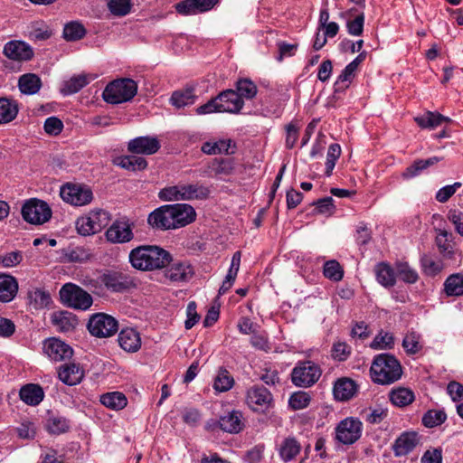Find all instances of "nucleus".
Returning a JSON list of instances; mask_svg holds the SVG:
<instances>
[{
    "mask_svg": "<svg viewBox=\"0 0 463 463\" xmlns=\"http://www.w3.org/2000/svg\"><path fill=\"white\" fill-rule=\"evenodd\" d=\"M131 266L138 270L160 269L172 261L171 254L156 245H141L132 249L128 255Z\"/></svg>",
    "mask_w": 463,
    "mask_h": 463,
    "instance_id": "obj_1",
    "label": "nucleus"
},
{
    "mask_svg": "<svg viewBox=\"0 0 463 463\" xmlns=\"http://www.w3.org/2000/svg\"><path fill=\"white\" fill-rule=\"evenodd\" d=\"M370 372L372 380L383 385L392 384L401 379L402 375L400 362L389 354L376 355L372 363Z\"/></svg>",
    "mask_w": 463,
    "mask_h": 463,
    "instance_id": "obj_2",
    "label": "nucleus"
},
{
    "mask_svg": "<svg viewBox=\"0 0 463 463\" xmlns=\"http://www.w3.org/2000/svg\"><path fill=\"white\" fill-rule=\"evenodd\" d=\"M137 92L135 80L123 78L109 82L102 92L103 99L109 104H120L131 100Z\"/></svg>",
    "mask_w": 463,
    "mask_h": 463,
    "instance_id": "obj_3",
    "label": "nucleus"
},
{
    "mask_svg": "<svg viewBox=\"0 0 463 463\" xmlns=\"http://www.w3.org/2000/svg\"><path fill=\"white\" fill-rule=\"evenodd\" d=\"M209 194V189L203 185L179 184L162 189L159 197L164 201L194 200L205 199Z\"/></svg>",
    "mask_w": 463,
    "mask_h": 463,
    "instance_id": "obj_4",
    "label": "nucleus"
},
{
    "mask_svg": "<svg viewBox=\"0 0 463 463\" xmlns=\"http://www.w3.org/2000/svg\"><path fill=\"white\" fill-rule=\"evenodd\" d=\"M52 215V211L49 204L37 198L26 201L22 207L24 220L31 224H43L50 221Z\"/></svg>",
    "mask_w": 463,
    "mask_h": 463,
    "instance_id": "obj_5",
    "label": "nucleus"
},
{
    "mask_svg": "<svg viewBox=\"0 0 463 463\" xmlns=\"http://www.w3.org/2000/svg\"><path fill=\"white\" fill-rule=\"evenodd\" d=\"M321 376V370L312 361L298 363L291 373L292 383L298 387L307 388L314 385Z\"/></svg>",
    "mask_w": 463,
    "mask_h": 463,
    "instance_id": "obj_6",
    "label": "nucleus"
},
{
    "mask_svg": "<svg viewBox=\"0 0 463 463\" xmlns=\"http://www.w3.org/2000/svg\"><path fill=\"white\" fill-rule=\"evenodd\" d=\"M61 301L75 309L86 310L92 304L91 296L80 287L67 283L60 289Z\"/></svg>",
    "mask_w": 463,
    "mask_h": 463,
    "instance_id": "obj_7",
    "label": "nucleus"
},
{
    "mask_svg": "<svg viewBox=\"0 0 463 463\" xmlns=\"http://www.w3.org/2000/svg\"><path fill=\"white\" fill-rule=\"evenodd\" d=\"M61 197L64 202L73 206H84L93 200V193L87 185L77 184H66L60 191Z\"/></svg>",
    "mask_w": 463,
    "mask_h": 463,
    "instance_id": "obj_8",
    "label": "nucleus"
},
{
    "mask_svg": "<svg viewBox=\"0 0 463 463\" xmlns=\"http://www.w3.org/2000/svg\"><path fill=\"white\" fill-rule=\"evenodd\" d=\"M88 329L92 335L106 338L118 331V324L113 317L105 313H97L90 318Z\"/></svg>",
    "mask_w": 463,
    "mask_h": 463,
    "instance_id": "obj_9",
    "label": "nucleus"
},
{
    "mask_svg": "<svg viewBox=\"0 0 463 463\" xmlns=\"http://www.w3.org/2000/svg\"><path fill=\"white\" fill-rule=\"evenodd\" d=\"M108 213L100 210L79 217L75 225L80 235L89 236L99 232L108 224Z\"/></svg>",
    "mask_w": 463,
    "mask_h": 463,
    "instance_id": "obj_10",
    "label": "nucleus"
},
{
    "mask_svg": "<svg viewBox=\"0 0 463 463\" xmlns=\"http://www.w3.org/2000/svg\"><path fill=\"white\" fill-rule=\"evenodd\" d=\"M363 423L353 417L342 420L335 428V439L344 445H352L362 436Z\"/></svg>",
    "mask_w": 463,
    "mask_h": 463,
    "instance_id": "obj_11",
    "label": "nucleus"
},
{
    "mask_svg": "<svg viewBox=\"0 0 463 463\" xmlns=\"http://www.w3.org/2000/svg\"><path fill=\"white\" fill-rule=\"evenodd\" d=\"M272 402L270 392L263 386H253L247 391L246 402L254 411L264 412Z\"/></svg>",
    "mask_w": 463,
    "mask_h": 463,
    "instance_id": "obj_12",
    "label": "nucleus"
},
{
    "mask_svg": "<svg viewBox=\"0 0 463 463\" xmlns=\"http://www.w3.org/2000/svg\"><path fill=\"white\" fill-rule=\"evenodd\" d=\"M161 147L156 137L143 136L135 137L128 143V150L132 154L150 156L156 154Z\"/></svg>",
    "mask_w": 463,
    "mask_h": 463,
    "instance_id": "obj_13",
    "label": "nucleus"
},
{
    "mask_svg": "<svg viewBox=\"0 0 463 463\" xmlns=\"http://www.w3.org/2000/svg\"><path fill=\"white\" fill-rule=\"evenodd\" d=\"M106 238L115 244L129 242L134 238L131 224L127 221H115L107 230Z\"/></svg>",
    "mask_w": 463,
    "mask_h": 463,
    "instance_id": "obj_14",
    "label": "nucleus"
},
{
    "mask_svg": "<svg viewBox=\"0 0 463 463\" xmlns=\"http://www.w3.org/2000/svg\"><path fill=\"white\" fill-rule=\"evenodd\" d=\"M43 351L53 361L69 359L73 354V350L68 344L55 337L43 342Z\"/></svg>",
    "mask_w": 463,
    "mask_h": 463,
    "instance_id": "obj_15",
    "label": "nucleus"
},
{
    "mask_svg": "<svg viewBox=\"0 0 463 463\" xmlns=\"http://www.w3.org/2000/svg\"><path fill=\"white\" fill-rule=\"evenodd\" d=\"M147 222L153 228L159 230L175 229L171 204L156 209L148 215Z\"/></svg>",
    "mask_w": 463,
    "mask_h": 463,
    "instance_id": "obj_16",
    "label": "nucleus"
},
{
    "mask_svg": "<svg viewBox=\"0 0 463 463\" xmlns=\"http://www.w3.org/2000/svg\"><path fill=\"white\" fill-rule=\"evenodd\" d=\"M164 275L172 283L188 281L194 275V269L187 261H175L168 266Z\"/></svg>",
    "mask_w": 463,
    "mask_h": 463,
    "instance_id": "obj_17",
    "label": "nucleus"
},
{
    "mask_svg": "<svg viewBox=\"0 0 463 463\" xmlns=\"http://www.w3.org/2000/svg\"><path fill=\"white\" fill-rule=\"evenodd\" d=\"M3 52L8 59L17 61H29L33 56V49L29 44L16 40L6 43Z\"/></svg>",
    "mask_w": 463,
    "mask_h": 463,
    "instance_id": "obj_18",
    "label": "nucleus"
},
{
    "mask_svg": "<svg viewBox=\"0 0 463 463\" xmlns=\"http://www.w3.org/2000/svg\"><path fill=\"white\" fill-rule=\"evenodd\" d=\"M219 113H239L244 102L233 90H226L218 95Z\"/></svg>",
    "mask_w": 463,
    "mask_h": 463,
    "instance_id": "obj_19",
    "label": "nucleus"
},
{
    "mask_svg": "<svg viewBox=\"0 0 463 463\" xmlns=\"http://www.w3.org/2000/svg\"><path fill=\"white\" fill-rule=\"evenodd\" d=\"M100 281L112 292H124L133 286V282L126 276L117 272L100 274Z\"/></svg>",
    "mask_w": 463,
    "mask_h": 463,
    "instance_id": "obj_20",
    "label": "nucleus"
},
{
    "mask_svg": "<svg viewBox=\"0 0 463 463\" xmlns=\"http://www.w3.org/2000/svg\"><path fill=\"white\" fill-rule=\"evenodd\" d=\"M175 229L184 227L192 223L196 218V213L193 206L187 203L171 204Z\"/></svg>",
    "mask_w": 463,
    "mask_h": 463,
    "instance_id": "obj_21",
    "label": "nucleus"
},
{
    "mask_svg": "<svg viewBox=\"0 0 463 463\" xmlns=\"http://www.w3.org/2000/svg\"><path fill=\"white\" fill-rule=\"evenodd\" d=\"M420 443V437L417 432H403L395 440L392 449L396 457L409 454Z\"/></svg>",
    "mask_w": 463,
    "mask_h": 463,
    "instance_id": "obj_22",
    "label": "nucleus"
},
{
    "mask_svg": "<svg viewBox=\"0 0 463 463\" xmlns=\"http://www.w3.org/2000/svg\"><path fill=\"white\" fill-rule=\"evenodd\" d=\"M59 379L67 385L79 384L84 377V370L74 363L65 364L60 366L58 371Z\"/></svg>",
    "mask_w": 463,
    "mask_h": 463,
    "instance_id": "obj_23",
    "label": "nucleus"
},
{
    "mask_svg": "<svg viewBox=\"0 0 463 463\" xmlns=\"http://www.w3.org/2000/svg\"><path fill=\"white\" fill-rule=\"evenodd\" d=\"M120 347L128 353H136L141 347L139 333L133 328L122 329L118 337Z\"/></svg>",
    "mask_w": 463,
    "mask_h": 463,
    "instance_id": "obj_24",
    "label": "nucleus"
},
{
    "mask_svg": "<svg viewBox=\"0 0 463 463\" xmlns=\"http://www.w3.org/2000/svg\"><path fill=\"white\" fill-rule=\"evenodd\" d=\"M18 291L16 279L8 274H0V301L10 302L14 298Z\"/></svg>",
    "mask_w": 463,
    "mask_h": 463,
    "instance_id": "obj_25",
    "label": "nucleus"
},
{
    "mask_svg": "<svg viewBox=\"0 0 463 463\" xmlns=\"http://www.w3.org/2000/svg\"><path fill=\"white\" fill-rule=\"evenodd\" d=\"M53 326L61 332H69L76 327L78 319L69 311H56L52 315Z\"/></svg>",
    "mask_w": 463,
    "mask_h": 463,
    "instance_id": "obj_26",
    "label": "nucleus"
},
{
    "mask_svg": "<svg viewBox=\"0 0 463 463\" xmlns=\"http://www.w3.org/2000/svg\"><path fill=\"white\" fill-rule=\"evenodd\" d=\"M19 395L24 402L35 406L43 400L44 392L40 385L29 383L21 388Z\"/></svg>",
    "mask_w": 463,
    "mask_h": 463,
    "instance_id": "obj_27",
    "label": "nucleus"
},
{
    "mask_svg": "<svg viewBox=\"0 0 463 463\" xmlns=\"http://www.w3.org/2000/svg\"><path fill=\"white\" fill-rule=\"evenodd\" d=\"M355 383L347 378L339 379L334 385V395L338 401H348L356 392Z\"/></svg>",
    "mask_w": 463,
    "mask_h": 463,
    "instance_id": "obj_28",
    "label": "nucleus"
},
{
    "mask_svg": "<svg viewBox=\"0 0 463 463\" xmlns=\"http://www.w3.org/2000/svg\"><path fill=\"white\" fill-rule=\"evenodd\" d=\"M19 111L16 100L9 98H0V125L13 121Z\"/></svg>",
    "mask_w": 463,
    "mask_h": 463,
    "instance_id": "obj_29",
    "label": "nucleus"
},
{
    "mask_svg": "<svg viewBox=\"0 0 463 463\" xmlns=\"http://www.w3.org/2000/svg\"><path fill=\"white\" fill-rule=\"evenodd\" d=\"M416 123L422 128H435L444 122H450L451 119L438 112L427 111L424 114L414 118Z\"/></svg>",
    "mask_w": 463,
    "mask_h": 463,
    "instance_id": "obj_30",
    "label": "nucleus"
},
{
    "mask_svg": "<svg viewBox=\"0 0 463 463\" xmlns=\"http://www.w3.org/2000/svg\"><path fill=\"white\" fill-rule=\"evenodd\" d=\"M18 87L22 93L33 95L40 90L42 87V80L36 74L26 73L20 76Z\"/></svg>",
    "mask_w": 463,
    "mask_h": 463,
    "instance_id": "obj_31",
    "label": "nucleus"
},
{
    "mask_svg": "<svg viewBox=\"0 0 463 463\" xmlns=\"http://www.w3.org/2000/svg\"><path fill=\"white\" fill-rule=\"evenodd\" d=\"M218 423L222 430L229 433H238L243 426L239 411H232L221 417Z\"/></svg>",
    "mask_w": 463,
    "mask_h": 463,
    "instance_id": "obj_32",
    "label": "nucleus"
},
{
    "mask_svg": "<svg viewBox=\"0 0 463 463\" xmlns=\"http://www.w3.org/2000/svg\"><path fill=\"white\" fill-rule=\"evenodd\" d=\"M377 281L385 288L394 286L396 282V272L387 263L382 262L374 269Z\"/></svg>",
    "mask_w": 463,
    "mask_h": 463,
    "instance_id": "obj_33",
    "label": "nucleus"
},
{
    "mask_svg": "<svg viewBox=\"0 0 463 463\" xmlns=\"http://www.w3.org/2000/svg\"><path fill=\"white\" fill-rule=\"evenodd\" d=\"M452 233L445 230H439L436 236V244L440 253L447 258H452L455 252V245L452 241Z\"/></svg>",
    "mask_w": 463,
    "mask_h": 463,
    "instance_id": "obj_34",
    "label": "nucleus"
},
{
    "mask_svg": "<svg viewBox=\"0 0 463 463\" xmlns=\"http://www.w3.org/2000/svg\"><path fill=\"white\" fill-rule=\"evenodd\" d=\"M51 302L50 293L44 289L33 288L28 292V304L34 309L45 308Z\"/></svg>",
    "mask_w": 463,
    "mask_h": 463,
    "instance_id": "obj_35",
    "label": "nucleus"
},
{
    "mask_svg": "<svg viewBox=\"0 0 463 463\" xmlns=\"http://www.w3.org/2000/svg\"><path fill=\"white\" fill-rule=\"evenodd\" d=\"M232 148L231 139H221L215 142H204L202 145V151L206 155H217V154H233Z\"/></svg>",
    "mask_w": 463,
    "mask_h": 463,
    "instance_id": "obj_36",
    "label": "nucleus"
},
{
    "mask_svg": "<svg viewBox=\"0 0 463 463\" xmlns=\"http://www.w3.org/2000/svg\"><path fill=\"white\" fill-rule=\"evenodd\" d=\"M100 402L109 409L118 411L127 406L128 400L122 392H112L102 394Z\"/></svg>",
    "mask_w": 463,
    "mask_h": 463,
    "instance_id": "obj_37",
    "label": "nucleus"
},
{
    "mask_svg": "<svg viewBox=\"0 0 463 463\" xmlns=\"http://www.w3.org/2000/svg\"><path fill=\"white\" fill-rule=\"evenodd\" d=\"M196 96L194 88H186L175 91L170 99L173 106L183 108L194 103Z\"/></svg>",
    "mask_w": 463,
    "mask_h": 463,
    "instance_id": "obj_38",
    "label": "nucleus"
},
{
    "mask_svg": "<svg viewBox=\"0 0 463 463\" xmlns=\"http://www.w3.org/2000/svg\"><path fill=\"white\" fill-rule=\"evenodd\" d=\"M90 81V79L85 74L76 75L64 81L61 90L64 95H71L80 91L82 88L87 86Z\"/></svg>",
    "mask_w": 463,
    "mask_h": 463,
    "instance_id": "obj_39",
    "label": "nucleus"
},
{
    "mask_svg": "<svg viewBox=\"0 0 463 463\" xmlns=\"http://www.w3.org/2000/svg\"><path fill=\"white\" fill-rule=\"evenodd\" d=\"M447 296L458 297L463 295V274L455 273L449 276L444 282Z\"/></svg>",
    "mask_w": 463,
    "mask_h": 463,
    "instance_id": "obj_40",
    "label": "nucleus"
},
{
    "mask_svg": "<svg viewBox=\"0 0 463 463\" xmlns=\"http://www.w3.org/2000/svg\"><path fill=\"white\" fill-rule=\"evenodd\" d=\"M389 396L392 403L398 407L407 406L414 401V393L404 387L392 390Z\"/></svg>",
    "mask_w": 463,
    "mask_h": 463,
    "instance_id": "obj_41",
    "label": "nucleus"
},
{
    "mask_svg": "<svg viewBox=\"0 0 463 463\" xmlns=\"http://www.w3.org/2000/svg\"><path fill=\"white\" fill-rule=\"evenodd\" d=\"M135 155L136 154L118 157L117 159V165L129 171L144 170L146 168V160Z\"/></svg>",
    "mask_w": 463,
    "mask_h": 463,
    "instance_id": "obj_42",
    "label": "nucleus"
},
{
    "mask_svg": "<svg viewBox=\"0 0 463 463\" xmlns=\"http://www.w3.org/2000/svg\"><path fill=\"white\" fill-rule=\"evenodd\" d=\"M300 451L299 443L293 438L286 439L280 446L279 455L285 461L292 460Z\"/></svg>",
    "mask_w": 463,
    "mask_h": 463,
    "instance_id": "obj_43",
    "label": "nucleus"
},
{
    "mask_svg": "<svg viewBox=\"0 0 463 463\" xmlns=\"http://www.w3.org/2000/svg\"><path fill=\"white\" fill-rule=\"evenodd\" d=\"M396 276L403 282L413 284L419 279L418 272L407 262H398L395 266Z\"/></svg>",
    "mask_w": 463,
    "mask_h": 463,
    "instance_id": "obj_44",
    "label": "nucleus"
},
{
    "mask_svg": "<svg viewBox=\"0 0 463 463\" xmlns=\"http://www.w3.org/2000/svg\"><path fill=\"white\" fill-rule=\"evenodd\" d=\"M402 347L409 354L419 353L422 349L420 335L415 331L408 332L402 340Z\"/></svg>",
    "mask_w": 463,
    "mask_h": 463,
    "instance_id": "obj_45",
    "label": "nucleus"
},
{
    "mask_svg": "<svg viewBox=\"0 0 463 463\" xmlns=\"http://www.w3.org/2000/svg\"><path fill=\"white\" fill-rule=\"evenodd\" d=\"M86 30L79 22H70L63 28V37L67 41H78L84 37Z\"/></svg>",
    "mask_w": 463,
    "mask_h": 463,
    "instance_id": "obj_46",
    "label": "nucleus"
},
{
    "mask_svg": "<svg viewBox=\"0 0 463 463\" xmlns=\"http://www.w3.org/2000/svg\"><path fill=\"white\" fill-rule=\"evenodd\" d=\"M233 378L225 369H220L213 382V388L216 392H222L230 390L233 385Z\"/></svg>",
    "mask_w": 463,
    "mask_h": 463,
    "instance_id": "obj_47",
    "label": "nucleus"
},
{
    "mask_svg": "<svg viewBox=\"0 0 463 463\" xmlns=\"http://www.w3.org/2000/svg\"><path fill=\"white\" fill-rule=\"evenodd\" d=\"M323 273L326 279L333 281H340L344 276V270L341 265L335 260H328L325 263Z\"/></svg>",
    "mask_w": 463,
    "mask_h": 463,
    "instance_id": "obj_48",
    "label": "nucleus"
},
{
    "mask_svg": "<svg viewBox=\"0 0 463 463\" xmlns=\"http://www.w3.org/2000/svg\"><path fill=\"white\" fill-rule=\"evenodd\" d=\"M447 419L446 413L441 410H430L422 417V423L427 428H433L442 424Z\"/></svg>",
    "mask_w": 463,
    "mask_h": 463,
    "instance_id": "obj_49",
    "label": "nucleus"
},
{
    "mask_svg": "<svg viewBox=\"0 0 463 463\" xmlns=\"http://www.w3.org/2000/svg\"><path fill=\"white\" fill-rule=\"evenodd\" d=\"M234 168V162L231 158H215L213 162V170L217 175H230Z\"/></svg>",
    "mask_w": 463,
    "mask_h": 463,
    "instance_id": "obj_50",
    "label": "nucleus"
},
{
    "mask_svg": "<svg viewBox=\"0 0 463 463\" xmlns=\"http://www.w3.org/2000/svg\"><path fill=\"white\" fill-rule=\"evenodd\" d=\"M310 402L311 396L309 393L302 391L294 392L288 400L289 406L295 411L307 408Z\"/></svg>",
    "mask_w": 463,
    "mask_h": 463,
    "instance_id": "obj_51",
    "label": "nucleus"
},
{
    "mask_svg": "<svg viewBox=\"0 0 463 463\" xmlns=\"http://www.w3.org/2000/svg\"><path fill=\"white\" fill-rule=\"evenodd\" d=\"M394 345L393 335L390 333H379L371 344V347L375 350L392 349Z\"/></svg>",
    "mask_w": 463,
    "mask_h": 463,
    "instance_id": "obj_52",
    "label": "nucleus"
},
{
    "mask_svg": "<svg viewBox=\"0 0 463 463\" xmlns=\"http://www.w3.org/2000/svg\"><path fill=\"white\" fill-rule=\"evenodd\" d=\"M236 92L240 95V97L245 99H252L257 94V87L256 85L250 80L243 79L240 80L237 82V90Z\"/></svg>",
    "mask_w": 463,
    "mask_h": 463,
    "instance_id": "obj_53",
    "label": "nucleus"
},
{
    "mask_svg": "<svg viewBox=\"0 0 463 463\" xmlns=\"http://www.w3.org/2000/svg\"><path fill=\"white\" fill-rule=\"evenodd\" d=\"M108 7L114 15L124 16L129 13L131 3L130 0H109Z\"/></svg>",
    "mask_w": 463,
    "mask_h": 463,
    "instance_id": "obj_54",
    "label": "nucleus"
},
{
    "mask_svg": "<svg viewBox=\"0 0 463 463\" xmlns=\"http://www.w3.org/2000/svg\"><path fill=\"white\" fill-rule=\"evenodd\" d=\"M365 420L371 424L380 423L388 415V411L382 407L369 408L363 412Z\"/></svg>",
    "mask_w": 463,
    "mask_h": 463,
    "instance_id": "obj_55",
    "label": "nucleus"
},
{
    "mask_svg": "<svg viewBox=\"0 0 463 463\" xmlns=\"http://www.w3.org/2000/svg\"><path fill=\"white\" fill-rule=\"evenodd\" d=\"M47 429L51 433L61 434L69 430V421L63 417H53L48 420Z\"/></svg>",
    "mask_w": 463,
    "mask_h": 463,
    "instance_id": "obj_56",
    "label": "nucleus"
},
{
    "mask_svg": "<svg viewBox=\"0 0 463 463\" xmlns=\"http://www.w3.org/2000/svg\"><path fill=\"white\" fill-rule=\"evenodd\" d=\"M356 70H357V68L352 62L347 64L345 66V68L343 70V71L341 72V74L338 76V78L335 83V90H339L341 89H343V90L345 89L348 85L347 84L342 85V84L345 83V82H350V80L353 78L354 73Z\"/></svg>",
    "mask_w": 463,
    "mask_h": 463,
    "instance_id": "obj_57",
    "label": "nucleus"
},
{
    "mask_svg": "<svg viewBox=\"0 0 463 463\" xmlns=\"http://www.w3.org/2000/svg\"><path fill=\"white\" fill-rule=\"evenodd\" d=\"M421 267L426 275L435 276L442 269V264L431 257L424 255L420 260Z\"/></svg>",
    "mask_w": 463,
    "mask_h": 463,
    "instance_id": "obj_58",
    "label": "nucleus"
},
{
    "mask_svg": "<svg viewBox=\"0 0 463 463\" xmlns=\"http://www.w3.org/2000/svg\"><path fill=\"white\" fill-rule=\"evenodd\" d=\"M364 24V14L363 12L358 14L353 20L346 23V27L349 34L359 36L363 33Z\"/></svg>",
    "mask_w": 463,
    "mask_h": 463,
    "instance_id": "obj_59",
    "label": "nucleus"
},
{
    "mask_svg": "<svg viewBox=\"0 0 463 463\" xmlns=\"http://www.w3.org/2000/svg\"><path fill=\"white\" fill-rule=\"evenodd\" d=\"M300 127L297 122H290L286 126V147L292 148L298 139Z\"/></svg>",
    "mask_w": 463,
    "mask_h": 463,
    "instance_id": "obj_60",
    "label": "nucleus"
},
{
    "mask_svg": "<svg viewBox=\"0 0 463 463\" xmlns=\"http://www.w3.org/2000/svg\"><path fill=\"white\" fill-rule=\"evenodd\" d=\"M23 260L21 251H12L0 256V264L5 268H12Z\"/></svg>",
    "mask_w": 463,
    "mask_h": 463,
    "instance_id": "obj_61",
    "label": "nucleus"
},
{
    "mask_svg": "<svg viewBox=\"0 0 463 463\" xmlns=\"http://www.w3.org/2000/svg\"><path fill=\"white\" fill-rule=\"evenodd\" d=\"M43 128L46 133L56 136L62 130L63 124L58 118L50 117L45 120Z\"/></svg>",
    "mask_w": 463,
    "mask_h": 463,
    "instance_id": "obj_62",
    "label": "nucleus"
},
{
    "mask_svg": "<svg viewBox=\"0 0 463 463\" xmlns=\"http://www.w3.org/2000/svg\"><path fill=\"white\" fill-rule=\"evenodd\" d=\"M351 348L347 344L338 342L333 346L332 355L339 361H345L349 356Z\"/></svg>",
    "mask_w": 463,
    "mask_h": 463,
    "instance_id": "obj_63",
    "label": "nucleus"
},
{
    "mask_svg": "<svg viewBox=\"0 0 463 463\" xmlns=\"http://www.w3.org/2000/svg\"><path fill=\"white\" fill-rule=\"evenodd\" d=\"M421 463H442V451L440 449H428L420 458Z\"/></svg>",
    "mask_w": 463,
    "mask_h": 463,
    "instance_id": "obj_64",
    "label": "nucleus"
}]
</instances>
